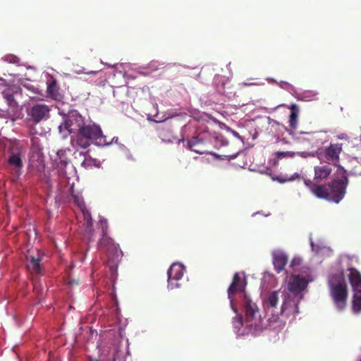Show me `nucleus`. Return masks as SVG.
<instances>
[{
    "mask_svg": "<svg viewBox=\"0 0 361 361\" xmlns=\"http://www.w3.org/2000/svg\"><path fill=\"white\" fill-rule=\"evenodd\" d=\"M49 108L46 104H37L32 106L28 115L35 122L39 123L49 117Z\"/></svg>",
    "mask_w": 361,
    "mask_h": 361,
    "instance_id": "11",
    "label": "nucleus"
},
{
    "mask_svg": "<svg viewBox=\"0 0 361 361\" xmlns=\"http://www.w3.org/2000/svg\"><path fill=\"white\" fill-rule=\"evenodd\" d=\"M90 73H94V74H95V73H97V72H96V71H91V72H90Z\"/></svg>",
    "mask_w": 361,
    "mask_h": 361,
    "instance_id": "36",
    "label": "nucleus"
},
{
    "mask_svg": "<svg viewBox=\"0 0 361 361\" xmlns=\"http://www.w3.org/2000/svg\"><path fill=\"white\" fill-rule=\"evenodd\" d=\"M349 281L353 291L361 290V274L355 268H349Z\"/></svg>",
    "mask_w": 361,
    "mask_h": 361,
    "instance_id": "19",
    "label": "nucleus"
},
{
    "mask_svg": "<svg viewBox=\"0 0 361 361\" xmlns=\"http://www.w3.org/2000/svg\"><path fill=\"white\" fill-rule=\"evenodd\" d=\"M353 310L355 313L361 312V290L353 291Z\"/></svg>",
    "mask_w": 361,
    "mask_h": 361,
    "instance_id": "23",
    "label": "nucleus"
},
{
    "mask_svg": "<svg viewBox=\"0 0 361 361\" xmlns=\"http://www.w3.org/2000/svg\"><path fill=\"white\" fill-rule=\"evenodd\" d=\"M245 314L246 316L248 315V301L245 299Z\"/></svg>",
    "mask_w": 361,
    "mask_h": 361,
    "instance_id": "33",
    "label": "nucleus"
},
{
    "mask_svg": "<svg viewBox=\"0 0 361 361\" xmlns=\"http://www.w3.org/2000/svg\"><path fill=\"white\" fill-rule=\"evenodd\" d=\"M333 169L330 163L321 164L314 168L315 180H326L331 175Z\"/></svg>",
    "mask_w": 361,
    "mask_h": 361,
    "instance_id": "15",
    "label": "nucleus"
},
{
    "mask_svg": "<svg viewBox=\"0 0 361 361\" xmlns=\"http://www.w3.org/2000/svg\"><path fill=\"white\" fill-rule=\"evenodd\" d=\"M3 60L4 61L13 64L18 63L19 62V59L13 54H8L5 56L4 57H3Z\"/></svg>",
    "mask_w": 361,
    "mask_h": 361,
    "instance_id": "28",
    "label": "nucleus"
},
{
    "mask_svg": "<svg viewBox=\"0 0 361 361\" xmlns=\"http://www.w3.org/2000/svg\"><path fill=\"white\" fill-rule=\"evenodd\" d=\"M264 326L262 319L259 310L255 305L250 303V329L253 327L255 331L261 330Z\"/></svg>",
    "mask_w": 361,
    "mask_h": 361,
    "instance_id": "12",
    "label": "nucleus"
},
{
    "mask_svg": "<svg viewBox=\"0 0 361 361\" xmlns=\"http://www.w3.org/2000/svg\"><path fill=\"white\" fill-rule=\"evenodd\" d=\"M308 283L309 281L305 277L301 275H293L290 277L288 290L294 295H297L307 288Z\"/></svg>",
    "mask_w": 361,
    "mask_h": 361,
    "instance_id": "10",
    "label": "nucleus"
},
{
    "mask_svg": "<svg viewBox=\"0 0 361 361\" xmlns=\"http://www.w3.org/2000/svg\"><path fill=\"white\" fill-rule=\"evenodd\" d=\"M18 88L14 86H7L1 92L4 99L6 101L9 107L13 109L18 106V103L14 98V94L17 92Z\"/></svg>",
    "mask_w": 361,
    "mask_h": 361,
    "instance_id": "18",
    "label": "nucleus"
},
{
    "mask_svg": "<svg viewBox=\"0 0 361 361\" xmlns=\"http://www.w3.org/2000/svg\"><path fill=\"white\" fill-rule=\"evenodd\" d=\"M243 326V317L240 315H237L233 320V326L238 336H244L245 334V330L240 331V328Z\"/></svg>",
    "mask_w": 361,
    "mask_h": 361,
    "instance_id": "24",
    "label": "nucleus"
},
{
    "mask_svg": "<svg viewBox=\"0 0 361 361\" xmlns=\"http://www.w3.org/2000/svg\"><path fill=\"white\" fill-rule=\"evenodd\" d=\"M279 292L277 290L269 293L265 301V305L267 307H275L279 301Z\"/></svg>",
    "mask_w": 361,
    "mask_h": 361,
    "instance_id": "25",
    "label": "nucleus"
},
{
    "mask_svg": "<svg viewBox=\"0 0 361 361\" xmlns=\"http://www.w3.org/2000/svg\"><path fill=\"white\" fill-rule=\"evenodd\" d=\"M288 302L285 300L281 306V312L282 313L288 307Z\"/></svg>",
    "mask_w": 361,
    "mask_h": 361,
    "instance_id": "32",
    "label": "nucleus"
},
{
    "mask_svg": "<svg viewBox=\"0 0 361 361\" xmlns=\"http://www.w3.org/2000/svg\"><path fill=\"white\" fill-rule=\"evenodd\" d=\"M298 264H299V259L297 258H294L291 261L290 266L294 267L295 265Z\"/></svg>",
    "mask_w": 361,
    "mask_h": 361,
    "instance_id": "34",
    "label": "nucleus"
},
{
    "mask_svg": "<svg viewBox=\"0 0 361 361\" xmlns=\"http://www.w3.org/2000/svg\"><path fill=\"white\" fill-rule=\"evenodd\" d=\"M74 202L79 207L80 210L84 209L86 207L84 200L79 197H74Z\"/></svg>",
    "mask_w": 361,
    "mask_h": 361,
    "instance_id": "29",
    "label": "nucleus"
},
{
    "mask_svg": "<svg viewBox=\"0 0 361 361\" xmlns=\"http://www.w3.org/2000/svg\"><path fill=\"white\" fill-rule=\"evenodd\" d=\"M290 109L291 111L290 115V126L292 128H295L297 126V119L299 114V108L296 104H293L290 106Z\"/></svg>",
    "mask_w": 361,
    "mask_h": 361,
    "instance_id": "22",
    "label": "nucleus"
},
{
    "mask_svg": "<svg viewBox=\"0 0 361 361\" xmlns=\"http://www.w3.org/2000/svg\"><path fill=\"white\" fill-rule=\"evenodd\" d=\"M27 268L31 274H39L42 272L41 255L39 251L35 255H27Z\"/></svg>",
    "mask_w": 361,
    "mask_h": 361,
    "instance_id": "13",
    "label": "nucleus"
},
{
    "mask_svg": "<svg viewBox=\"0 0 361 361\" xmlns=\"http://www.w3.org/2000/svg\"><path fill=\"white\" fill-rule=\"evenodd\" d=\"M360 361H361V360H360Z\"/></svg>",
    "mask_w": 361,
    "mask_h": 361,
    "instance_id": "38",
    "label": "nucleus"
},
{
    "mask_svg": "<svg viewBox=\"0 0 361 361\" xmlns=\"http://www.w3.org/2000/svg\"><path fill=\"white\" fill-rule=\"evenodd\" d=\"M23 156L21 149L18 147H13L9 150L7 164L10 168L11 173L16 176H19L23 171Z\"/></svg>",
    "mask_w": 361,
    "mask_h": 361,
    "instance_id": "5",
    "label": "nucleus"
},
{
    "mask_svg": "<svg viewBox=\"0 0 361 361\" xmlns=\"http://www.w3.org/2000/svg\"><path fill=\"white\" fill-rule=\"evenodd\" d=\"M99 225L102 228V238L109 237L107 235L108 227H109L107 220L104 218H101L99 220Z\"/></svg>",
    "mask_w": 361,
    "mask_h": 361,
    "instance_id": "27",
    "label": "nucleus"
},
{
    "mask_svg": "<svg viewBox=\"0 0 361 361\" xmlns=\"http://www.w3.org/2000/svg\"><path fill=\"white\" fill-rule=\"evenodd\" d=\"M85 125V120L77 111L73 110L63 117V121L59 126V132L63 139H66L71 133L78 132Z\"/></svg>",
    "mask_w": 361,
    "mask_h": 361,
    "instance_id": "3",
    "label": "nucleus"
},
{
    "mask_svg": "<svg viewBox=\"0 0 361 361\" xmlns=\"http://www.w3.org/2000/svg\"><path fill=\"white\" fill-rule=\"evenodd\" d=\"M99 245L101 248L105 249L109 259L117 260L122 257V251L119 245L110 237L101 238L99 240Z\"/></svg>",
    "mask_w": 361,
    "mask_h": 361,
    "instance_id": "7",
    "label": "nucleus"
},
{
    "mask_svg": "<svg viewBox=\"0 0 361 361\" xmlns=\"http://www.w3.org/2000/svg\"><path fill=\"white\" fill-rule=\"evenodd\" d=\"M185 272V267L180 263H173L168 270L169 286L171 288H178V281L182 279Z\"/></svg>",
    "mask_w": 361,
    "mask_h": 361,
    "instance_id": "8",
    "label": "nucleus"
},
{
    "mask_svg": "<svg viewBox=\"0 0 361 361\" xmlns=\"http://www.w3.org/2000/svg\"><path fill=\"white\" fill-rule=\"evenodd\" d=\"M227 159H237V161L233 164L238 167L245 169L247 163V153L245 151L231 152L228 154L224 155Z\"/></svg>",
    "mask_w": 361,
    "mask_h": 361,
    "instance_id": "17",
    "label": "nucleus"
},
{
    "mask_svg": "<svg viewBox=\"0 0 361 361\" xmlns=\"http://www.w3.org/2000/svg\"><path fill=\"white\" fill-rule=\"evenodd\" d=\"M348 183L349 180L345 175L343 176L341 179H334L324 185L312 183L310 180L305 181V184L317 198L336 204H338L344 198Z\"/></svg>",
    "mask_w": 361,
    "mask_h": 361,
    "instance_id": "1",
    "label": "nucleus"
},
{
    "mask_svg": "<svg viewBox=\"0 0 361 361\" xmlns=\"http://www.w3.org/2000/svg\"><path fill=\"white\" fill-rule=\"evenodd\" d=\"M61 165H63V166H66V164H67V161H66V160H62V159H61Z\"/></svg>",
    "mask_w": 361,
    "mask_h": 361,
    "instance_id": "35",
    "label": "nucleus"
},
{
    "mask_svg": "<svg viewBox=\"0 0 361 361\" xmlns=\"http://www.w3.org/2000/svg\"><path fill=\"white\" fill-rule=\"evenodd\" d=\"M247 282L245 277L241 278L239 273H235L233 276L232 283L229 286L227 293L228 298L232 302L233 296L237 293L245 291Z\"/></svg>",
    "mask_w": 361,
    "mask_h": 361,
    "instance_id": "9",
    "label": "nucleus"
},
{
    "mask_svg": "<svg viewBox=\"0 0 361 361\" xmlns=\"http://www.w3.org/2000/svg\"><path fill=\"white\" fill-rule=\"evenodd\" d=\"M334 279L336 283L334 284L332 281L329 283L330 294L336 309L342 311L347 305V286L341 276H336Z\"/></svg>",
    "mask_w": 361,
    "mask_h": 361,
    "instance_id": "4",
    "label": "nucleus"
},
{
    "mask_svg": "<svg viewBox=\"0 0 361 361\" xmlns=\"http://www.w3.org/2000/svg\"><path fill=\"white\" fill-rule=\"evenodd\" d=\"M47 92L49 97L54 99H59L61 97L59 92V87H57L56 81L55 80H51L48 84Z\"/></svg>",
    "mask_w": 361,
    "mask_h": 361,
    "instance_id": "21",
    "label": "nucleus"
},
{
    "mask_svg": "<svg viewBox=\"0 0 361 361\" xmlns=\"http://www.w3.org/2000/svg\"><path fill=\"white\" fill-rule=\"evenodd\" d=\"M343 151V144L341 143H331L329 147H326L324 151V157L329 161L332 162L334 166L342 169L344 173L346 171L342 167L340 162V154Z\"/></svg>",
    "mask_w": 361,
    "mask_h": 361,
    "instance_id": "6",
    "label": "nucleus"
},
{
    "mask_svg": "<svg viewBox=\"0 0 361 361\" xmlns=\"http://www.w3.org/2000/svg\"><path fill=\"white\" fill-rule=\"evenodd\" d=\"M82 214L84 224L85 228L84 230V235L88 239L89 241L92 240L94 230L92 228V219L90 212L85 207L84 209L80 210Z\"/></svg>",
    "mask_w": 361,
    "mask_h": 361,
    "instance_id": "16",
    "label": "nucleus"
},
{
    "mask_svg": "<svg viewBox=\"0 0 361 361\" xmlns=\"http://www.w3.org/2000/svg\"><path fill=\"white\" fill-rule=\"evenodd\" d=\"M71 142H75L82 149L87 148L92 144L97 146H104L107 144L100 126L96 124H85L76 134L75 139L71 140Z\"/></svg>",
    "mask_w": 361,
    "mask_h": 361,
    "instance_id": "2",
    "label": "nucleus"
},
{
    "mask_svg": "<svg viewBox=\"0 0 361 361\" xmlns=\"http://www.w3.org/2000/svg\"><path fill=\"white\" fill-rule=\"evenodd\" d=\"M339 138H340V139H343V136H342V137H341V136H339Z\"/></svg>",
    "mask_w": 361,
    "mask_h": 361,
    "instance_id": "37",
    "label": "nucleus"
},
{
    "mask_svg": "<svg viewBox=\"0 0 361 361\" xmlns=\"http://www.w3.org/2000/svg\"><path fill=\"white\" fill-rule=\"evenodd\" d=\"M80 155L83 157L84 159L81 163V166L85 169H88L92 166L96 165L97 160L91 158L90 156H87L86 154L80 153Z\"/></svg>",
    "mask_w": 361,
    "mask_h": 361,
    "instance_id": "26",
    "label": "nucleus"
},
{
    "mask_svg": "<svg viewBox=\"0 0 361 361\" xmlns=\"http://www.w3.org/2000/svg\"><path fill=\"white\" fill-rule=\"evenodd\" d=\"M276 155L278 158H282L288 155L293 156V153L291 154L290 152H277Z\"/></svg>",
    "mask_w": 361,
    "mask_h": 361,
    "instance_id": "30",
    "label": "nucleus"
},
{
    "mask_svg": "<svg viewBox=\"0 0 361 361\" xmlns=\"http://www.w3.org/2000/svg\"><path fill=\"white\" fill-rule=\"evenodd\" d=\"M273 179L278 180L279 183H285L286 181L293 180V178H282L281 177L273 178Z\"/></svg>",
    "mask_w": 361,
    "mask_h": 361,
    "instance_id": "31",
    "label": "nucleus"
},
{
    "mask_svg": "<svg viewBox=\"0 0 361 361\" xmlns=\"http://www.w3.org/2000/svg\"><path fill=\"white\" fill-rule=\"evenodd\" d=\"M188 147L193 152L203 154H209V152L205 149L204 144L202 140L197 137H192L188 142Z\"/></svg>",
    "mask_w": 361,
    "mask_h": 361,
    "instance_id": "20",
    "label": "nucleus"
},
{
    "mask_svg": "<svg viewBox=\"0 0 361 361\" xmlns=\"http://www.w3.org/2000/svg\"><path fill=\"white\" fill-rule=\"evenodd\" d=\"M272 257L275 270L277 273H280L288 263V256L282 251L276 250L272 252Z\"/></svg>",
    "mask_w": 361,
    "mask_h": 361,
    "instance_id": "14",
    "label": "nucleus"
}]
</instances>
